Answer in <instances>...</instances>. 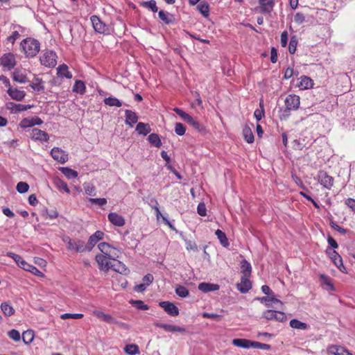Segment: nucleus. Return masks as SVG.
Returning <instances> with one entry per match:
<instances>
[{"mask_svg":"<svg viewBox=\"0 0 355 355\" xmlns=\"http://www.w3.org/2000/svg\"><path fill=\"white\" fill-rule=\"evenodd\" d=\"M21 47L26 57L33 58L40 51V43L34 38L28 37L21 41Z\"/></svg>","mask_w":355,"mask_h":355,"instance_id":"nucleus-1","label":"nucleus"},{"mask_svg":"<svg viewBox=\"0 0 355 355\" xmlns=\"http://www.w3.org/2000/svg\"><path fill=\"white\" fill-rule=\"evenodd\" d=\"M285 108L280 110V118L286 119L290 115L291 110H296L300 106V97L295 94L287 96L284 101Z\"/></svg>","mask_w":355,"mask_h":355,"instance_id":"nucleus-2","label":"nucleus"},{"mask_svg":"<svg viewBox=\"0 0 355 355\" xmlns=\"http://www.w3.org/2000/svg\"><path fill=\"white\" fill-rule=\"evenodd\" d=\"M98 249L102 254L107 257L112 258V260L116 261V259L119 257L120 251L118 248L112 246L110 244L103 242L98 244Z\"/></svg>","mask_w":355,"mask_h":355,"instance_id":"nucleus-3","label":"nucleus"},{"mask_svg":"<svg viewBox=\"0 0 355 355\" xmlns=\"http://www.w3.org/2000/svg\"><path fill=\"white\" fill-rule=\"evenodd\" d=\"M66 244H67V250L75 251L79 253H82L86 250H88V245H85L83 241L81 240L73 241L69 236H66L62 239Z\"/></svg>","mask_w":355,"mask_h":355,"instance_id":"nucleus-4","label":"nucleus"},{"mask_svg":"<svg viewBox=\"0 0 355 355\" xmlns=\"http://www.w3.org/2000/svg\"><path fill=\"white\" fill-rule=\"evenodd\" d=\"M263 318L267 320H275L279 322H284L287 320V317L284 312L271 309L263 311Z\"/></svg>","mask_w":355,"mask_h":355,"instance_id":"nucleus-5","label":"nucleus"},{"mask_svg":"<svg viewBox=\"0 0 355 355\" xmlns=\"http://www.w3.org/2000/svg\"><path fill=\"white\" fill-rule=\"evenodd\" d=\"M327 254L329 257L330 261L338 268V271L347 274V269L343 265L342 257L335 250H327Z\"/></svg>","mask_w":355,"mask_h":355,"instance_id":"nucleus-6","label":"nucleus"},{"mask_svg":"<svg viewBox=\"0 0 355 355\" xmlns=\"http://www.w3.org/2000/svg\"><path fill=\"white\" fill-rule=\"evenodd\" d=\"M57 55L53 51H46L40 56V62L47 67H54L56 65Z\"/></svg>","mask_w":355,"mask_h":355,"instance_id":"nucleus-7","label":"nucleus"},{"mask_svg":"<svg viewBox=\"0 0 355 355\" xmlns=\"http://www.w3.org/2000/svg\"><path fill=\"white\" fill-rule=\"evenodd\" d=\"M91 22L94 31L100 34H109L108 26L103 22L101 19L96 15H92L90 17Z\"/></svg>","mask_w":355,"mask_h":355,"instance_id":"nucleus-8","label":"nucleus"},{"mask_svg":"<svg viewBox=\"0 0 355 355\" xmlns=\"http://www.w3.org/2000/svg\"><path fill=\"white\" fill-rule=\"evenodd\" d=\"M318 283H320L322 289L327 292H335V286H334L332 279L329 276L323 274L318 275Z\"/></svg>","mask_w":355,"mask_h":355,"instance_id":"nucleus-9","label":"nucleus"},{"mask_svg":"<svg viewBox=\"0 0 355 355\" xmlns=\"http://www.w3.org/2000/svg\"><path fill=\"white\" fill-rule=\"evenodd\" d=\"M112 258L103 254L96 255V262L98 264L99 270L107 272L111 268L112 263L110 261Z\"/></svg>","mask_w":355,"mask_h":355,"instance_id":"nucleus-10","label":"nucleus"},{"mask_svg":"<svg viewBox=\"0 0 355 355\" xmlns=\"http://www.w3.org/2000/svg\"><path fill=\"white\" fill-rule=\"evenodd\" d=\"M318 180L322 187H325L327 189H330L334 185V178L331 177L323 171H320L318 174Z\"/></svg>","mask_w":355,"mask_h":355,"instance_id":"nucleus-11","label":"nucleus"},{"mask_svg":"<svg viewBox=\"0 0 355 355\" xmlns=\"http://www.w3.org/2000/svg\"><path fill=\"white\" fill-rule=\"evenodd\" d=\"M159 306L162 307L167 314L172 317H177L179 315V309L178 307L171 302L164 301L159 302Z\"/></svg>","mask_w":355,"mask_h":355,"instance_id":"nucleus-12","label":"nucleus"},{"mask_svg":"<svg viewBox=\"0 0 355 355\" xmlns=\"http://www.w3.org/2000/svg\"><path fill=\"white\" fill-rule=\"evenodd\" d=\"M0 63L8 70L13 69L16 64L15 55L11 53H6L0 58Z\"/></svg>","mask_w":355,"mask_h":355,"instance_id":"nucleus-13","label":"nucleus"},{"mask_svg":"<svg viewBox=\"0 0 355 355\" xmlns=\"http://www.w3.org/2000/svg\"><path fill=\"white\" fill-rule=\"evenodd\" d=\"M250 277L241 276L240 282L236 284V288L241 293H248L251 288Z\"/></svg>","mask_w":355,"mask_h":355,"instance_id":"nucleus-14","label":"nucleus"},{"mask_svg":"<svg viewBox=\"0 0 355 355\" xmlns=\"http://www.w3.org/2000/svg\"><path fill=\"white\" fill-rule=\"evenodd\" d=\"M107 220L115 227H123L125 225L124 218L115 212L107 214Z\"/></svg>","mask_w":355,"mask_h":355,"instance_id":"nucleus-15","label":"nucleus"},{"mask_svg":"<svg viewBox=\"0 0 355 355\" xmlns=\"http://www.w3.org/2000/svg\"><path fill=\"white\" fill-rule=\"evenodd\" d=\"M257 341H251L245 338H235L233 340V345L235 347L243 349H250Z\"/></svg>","mask_w":355,"mask_h":355,"instance_id":"nucleus-16","label":"nucleus"},{"mask_svg":"<svg viewBox=\"0 0 355 355\" xmlns=\"http://www.w3.org/2000/svg\"><path fill=\"white\" fill-rule=\"evenodd\" d=\"M103 232L101 231H96L94 234H91L89 241H87V245H89V250H91L94 245L100 241L103 240Z\"/></svg>","mask_w":355,"mask_h":355,"instance_id":"nucleus-17","label":"nucleus"},{"mask_svg":"<svg viewBox=\"0 0 355 355\" xmlns=\"http://www.w3.org/2000/svg\"><path fill=\"white\" fill-rule=\"evenodd\" d=\"M328 352L331 355H352L347 349L338 345H330L328 347Z\"/></svg>","mask_w":355,"mask_h":355,"instance_id":"nucleus-18","label":"nucleus"},{"mask_svg":"<svg viewBox=\"0 0 355 355\" xmlns=\"http://www.w3.org/2000/svg\"><path fill=\"white\" fill-rule=\"evenodd\" d=\"M31 137L33 139L42 141H46L49 138V135L46 132L38 128H33L32 130Z\"/></svg>","mask_w":355,"mask_h":355,"instance_id":"nucleus-19","label":"nucleus"},{"mask_svg":"<svg viewBox=\"0 0 355 355\" xmlns=\"http://www.w3.org/2000/svg\"><path fill=\"white\" fill-rule=\"evenodd\" d=\"M261 12L270 13L275 5V0H259Z\"/></svg>","mask_w":355,"mask_h":355,"instance_id":"nucleus-20","label":"nucleus"},{"mask_svg":"<svg viewBox=\"0 0 355 355\" xmlns=\"http://www.w3.org/2000/svg\"><path fill=\"white\" fill-rule=\"evenodd\" d=\"M154 326H155L158 328H160L162 329H164L166 331H169V332H172V333H175V332L184 333V329L177 327V326L170 325V324H162V323H159V322L154 323Z\"/></svg>","mask_w":355,"mask_h":355,"instance_id":"nucleus-21","label":"nucleus"},{"mask_svg":"<svg viewBox=\"0 0 355 355\" xmlns=\"http://www.w3.org/2000/svg\"><path fill=\"white\" fill-rule=\"evenodd\" d=\"M110 269H112V270L114 272L123 275H128V272H130L126 266H125L123 263L119 261H116L115 263H112V265H111Z\"/></svg>","mask_w":355,"mask_h":355,"instance_id":"nucleus-22","label":"nucleus"},{"mask_svg":"<svg viewBox=\"0 0 355 355\" xmlns=\"http://www.w3.org/2000/svg\"><path fill=\"white\" fill-rule=\"evenodd\" d=\"M94 317L98 318L101 321L108 323L113 324L114 322V319L110 314L104 313L103 311L100 310H95L92 312Z\"/></svg>","mask_w":355,"mask_h":355,"instance_id":"nucleus-23","label":"nucleus"},{"mask_svg":"<svg viewBox=\"0 0 355 355\" xmlns=\"http://www.w3.org/2000/svg\"><path fill=\"white\" fill-rule=\"evenodd\" d=\"M198 290L200 292L207 293L219 290V286L215 284L203 282L198 284Z\"/></svg>","mask_w":355,"mask_h":355,"instance_id":"nucleus-24","label":"nucleus"},{"mask_svg":"<svg viewBox=\"0 0 355 355\" xmlns=\"http://www.w3.org/2000/svg\"><path fill=\"white\" fill-rule=\"evenodd\" d=\"M125 124L128 125L130 127H132L134 124H135L138 121L137 114L130 110H126L125 111Z\"/></svg>","mask_w":355,"mask_h":355,"instance_id":"nucleus-25","label":"nucleus"},{"mask_svg":"<svg viewBox=\"0 0 355 355\" xmlns=\"http://www.w3.org/2000/svg\"><path fill=\"white\" fill-rule=\"evenodd\" d=\"M260 302L265 303V306H266L268 308H279L278 306H275L276 304L282 306V303L280 302V300L270 296L260 298Z\"/></svg>","mask_w":355,"mask_h":355,"instance_id":"nucleus-26","label":"nucleus"},{"mask_svg":"<svg viewBox=\"0 0 355 355\" xmlns=\"http://www.w3.org/2000/svg\"><path fill=\"white\" fill-rule=\"evenodd\" d=\"M296 87H297L301 90L309 89L311 87V78L306 76H300L297 79Z\"/></svg>","mask_w":355,"mask_h":355,"instance_id":"nucleus-27","label":"nucleus"},{"mask_svg":"<svg viewBox=\"0 0 355 355\" xmlns=\"http://www.w3.org/2000/svg\"><path fill=\"white\" fill-rule=\"evenodd\" d=\"M57 74L59 77L67 78L70 79L72 78V73L69 71L68 66L65 64H60L57 68Z\"/></svg>","mask_w":355,"mask_h":355,"instance_id":"nucleus-28","label":"nucleus"},{"mask_svg":"<svg viewBox=\"0 0 355 355\" xmlns=\"http://www.w3.org/2000/svg\"><path fill=\"white\" fill-rule=\"evenodd\" d=\"M158 15L159 19L166 24H173L175 21L174 16L172 14L164 12V10H159Z\"/></svg>","mask_w":355,"mask_h":355,"instance_id":"nucleus-29","label":"nucleus"},{"mask_svg":"<svg viewBox=\"0 0 355 355\" xmlns=\"http://www.w3.org/2000/svg\"><path fill=\"white\" fill-rule=\"evenodd\" d=\"M135 130L139 135L146 136L150 132L151 129L148 123L139 122L137 123Z\"/></svg>","mask_w":355,"mask_h":355,"instance_id":"nucleus-30","label":"nucleus"},{"mask_svg":"<svg viewBox=\"0 0 355 355\" xmlns=\"http://www.w3.org/2000/svg\"><path fill=\"white\" fill-rule=\"evenodd\" d=\"M33 338H35V333L32 329H27L25 331H23L22 336H21L23 343L26 345L31 344L33 340Z\"/></svg>","mask_w":355,"mask_h":355,"instance_id":"nucleus-31","label":"nucleus"},{"mask_svg":"<svg viewBox=\"0 0 355 355\" xmlns=\"http://www.w3.org/2000/svg\"><path fill=\"white\" fill-rule=\"evenodd\" d=\"M8 93L12 99L16 101H21L25 96V92L18 89H9Z\"/></svg>","mask_w":355,"mask_h":355,"instance_id":"nucleus-32","label":"nucleus"},{"mask_svg":"<svg viewBox=\"0 0 355 355\" xmlns=\"http://www.w3.org/2000/svg\"><path fill=\"white\" fill-rule=\"evenodd\" d=\"M13 80L19 83H26L28 81L26 75L20 71H15L13 72Z\"/></svg>","mask_w":355,"mask_h":355,"instance_id":"nucleus-33","label":"nucleus"},{"mask_svg":"<svg viewBox=\"0 0 355 355\" xmlns=\"http://www.w3.org/2000/svg\"><path fill=\"white\" fill-rule=\"evenodd\" d=\"M241 277H250L251 266L248 261L243 259L241 261Z\"/></svg>","mask_w":355,"mask_h":355,"instance_id":"nucleus-34","label":"nucleus"},{"mask_svg":"<svg viewBox=\"0 0 355 355\" xmlns=\"http://www.w3.org/2000/svg\"><path fill=\"white\" fill-rule=\"evenodd\" d=\"M215 235L217 236V239L220 241V245L225 248H227L229 246V241H227V238H226L225 234L221 231L220 229L217 230L215 232Z\"/></svg>","mask_w":355,"mask_h":355,"instance_id":"nucleus-35","label":"nucleus"},{"mask_svg":"<svg viewBox=\"0 0 355 355\" xmlns=\"http://www.w3.org/2000/svg\"><path fill=\"white\" fill-rule=\"evenodd\" d=\"M59 171L69 179H73L78 177V173L76 171L69 168L68 167H60Z\"/></svg>","mask_w":355,"mask_h":355,"instance_id":"nucleus-36","label":"nucleus"},{"mask_svg":"<svg viewBox=\"0 0 355 355\" xmlns=\"http://www.w3.org/2000/svg\"><path fill=\"white\" fill-rule=\"evenodd\" d=\"M1 310L3 314L6 317H10L15 313V309L7 302H3L1 304Z\"/></svg>","mask_w":355,"mask_h":355,"instance_id":"nucleus-37","label":"nucleus"},{"mask_svg":"<svg viewBox=\"0 0 355 355\" xmlns=\"http://www.w3.org/2000/svg\"><path fill=\"white\" fill-rule=\"evenodd\" d=\"M85 83L82 80H76L73 86V92L76 93H78L83 94L85 92Z\"/></svg>","mask_w":355,"mask_h":355,"instance_id":"nucleus-38","label":"nucleus"},{"mask_svg":"<svg viewBox=\"0 0 355 355\" xmlns=\"http://www.w3.org/2000/svg\"><path fill=\"white\" fill-rule=\"evenodd\" d=\"M104 103L106 105L110 106V107H121L122 105V103L120 100L115 97L110 96L107 98H105L104 99Z\"/></svg>","mask_w":355,"mask_h":355,"instance_id":"nucleus-39","label":"nucleus"},{"mask_svg":"<svg viewBox=\"0 0 355 355\" xmlns=\"http://www.w3.org/2000/svg\"><path fill=\"white\" fill-rule=\"evenodd\" d=\"M148 140L155 147L159 148L162 146L160 138L157 134L152 133L149 135Z\"/></svg>","mask_w":355,"mask_h":355,"instance_id":"nucleus-40","label":"nucleus"},{"mask_svg":"<svg viewBox=\"0 0 355 355\" xmlns=\"http://www.w3.org/2000/svg\"><path fill=\"white\" fill-rule=\"evenodd\" d=\"M243 135L245 140L248 143H252L254 141V135L248 125H245L243 129Z\"/></svg>","mask_w":355,"mask_h":355,"instance_id":"nucleus-41","label":"nucleus"},{"mask_svg":"<svg viewBox=\"0 0 355 355\" xmlns=\"http://www.w3.org/2000/svg\"><path fill=\"white\" fill-rule=\"evenodd\" d=\"M290 327L294 329L304 330L307 328V324L297 319H293L290 321Z\"/></svg>","mask_w":355,"mask_h":355,"instance_id":"nucleus-42","label":"nucleus"},{"mask_svg":"<svg viewBox=\"0 0 355 355\" xmlns=\"http://www.w3.org/2000/svg\"><path fill=\"white\" fill-rule=\"evenodd\" d=\"M124 352L128 355H137L139 354V349L136 345L128 344L124 347Z\"/></svg>","mask_w":355,"mask_h":355,"instance_id":"nucleus-43","label":"nucleus"},{"mask_svg":"<svg viewBox=\"0 0 355 355\" xmlns=\"http://www.w3.org/2000/svg\"><path fill=\"white\" fill-rule=\"evenodd\" d=\"M162 158L165 159V161H166V168L172 171V173L175 174V177H177L179 180H182V177L181 175H180L179 172H178L175 168L171 164V157H162Z\"/></svg>","mask_w":355,"mask_h":355,"instance_id":"nucleus-44","label":"nucleus"},{"mask_svg":"<svg viewBox=\"0 0 355 355\" xmlns=\"http://www.w3.org/2000/svg\"><path fill=\"white\" fill-rule=\"evenodd\" d=\"M83 317L82 313H63L60 315L61 320H80Z\"/></svg>","mask_w":355,"mask_h":355,"instance_id":"nucleus-45","label":"nucleus"},{"mask_svg":"<svg viewBox=\"0 0 355 355\" xmlns=\"http://www.w3.org/2000/svg\"><path fill=\"white\" fill-rule=\"evenodd\" d=\"M184 242H185V248H187V251H193L196 252L198 251V245H196V243L195 241L183 239Z\"/></svg>","mask_w":355,"mask_h":355,"instance_id":"nucleus-46","label":"nucleus"},{"mask_svg":"<svg viewBox=\"0 0 355 355\" xmlns=\"http://www.w3.org/2000/svg\"><path fill=\"white\" fill-rule=\"evenodd\" d=\"M130 304L139 310L147 311L149 309V306L145 304L141 300H130Z\"/></svg>","mask_w":355,"mask_h":355,"instance_id":"nucleus-47","label":"nucleus"},{"mask_svg":"<svg viewBox=\"0 0 355 355\" xmlns=\"http://www.w3.org/2000/svg\"><path fill=\"white\" fill-rule=\"evenodd\" d=\"M141 6H142L144 8H147L151 10L153 12H156L158 10V8L156 6V2L154 0H150L148 1H143L141 3Z\"/></svg>","mask_w":355,"mask_h":355,"instance_id":"nucleus-48","label":"nucleus"},{"mask_svg":"<svg viewBox=\"0 0 355 355\" xmlns=\"http://www.w3.org/2000/svg\"><path fill=\"white\" fill-rule=\"evenodd\" d=\"M198 9L204 17H207L209 15V8L207 3L200 2L198 6Z\"/></svg>","mask_w":355,"mask_h":355,"instance_id":"nucleus-49","label":"nucleus"},{"mask_svg":"<svg viewBox=\"0 0 355 355\" xmlns=\"http://www.w3.org/2000/svg\"><path fill=\"white\" fill-rule=\"evenodd\" d=\"M175 294L180 297H187L188 296V290L186 287L178 285L175 287Z\"/></svg>","mask_w":355,"mask_h":355,"instance_id":"nucleus-50","label":"nucleus"},{"mask_svg":"<svg viewBox=\"0 0 355 355\" xmlns=\"http://www.w3.org/2000/svg\"><path fill=\"white\" fill-rule=\"evenodd\" d=\"M173 110L178 114L185 122H187L189 119H191V116L189 114L184 112L178 107H174Z\"/></svg>","mask_w":355,"mask_h":355,"instance_id":"nucleus-51","label":"nucleus"},{"mask_svg":"<svg viewBox=\"0 0 355 355\" xmlns=\"http://www.w3.org/2000/svg\"><path fill=\"white\" fill-rule=\"evenodd\" d=\"M8 336H9L10 339H12L15 342H17L20 340V334H19L18 330L12 329L8 331Z\"/></svg>","mask_w":355,"mask_h":355,"instance_id":"nucleus-52","label":"nucleus"},{"mask_svg":"<svg viewBox=\"0 0 355 355\" xmlns=\"http://www.w3.org/2000/svg\"><path fill=\"white\" fill-rule=\"evenodd\" d=\"M16 190L21 194L24 193L28 190V184L24 182H18L17 186H16Z\"/></svg>","mask_w":355,"mask_h":355,"instance_id":"nucleus-53","label":"nucleus"},{"mask_svg":"<svg viewBox=\"0 0 355 355\" xmlns=\"http://www.w3.org/2000/svg\"><path fill=\"white\" fill-rule=\"evenodd\" d=\"M297 40L295 38V37H292L290 40L289 46H288V51L290 53L293 54L295 53L297 48Z\"/></svg>","mask_w":355,"mask_h":355,"instance_id":"nucleus-54","label":"nucleus"},{"mask_svg":"<svg viewBox=\"0 0 355 355\" xmlns=\"http://www.w3.org/2000/svg\"><path fill=\"white\" fill-rule=\"evenodd\" d=\"M6 256H8V257L12 259V260L15 261V263H26V261H24L23 259V258H21V256L15 254V253H13V252H6Z\"/></svg>","mask_w":355,"mask_h":355,"instance_id":"nucleus-55","label":"nucleus"},{"mask_svg":"<svg viewBox=\"0 0 355 355\" xmlns=\"http://www.w3.org/2000/svg\"><path fill=\"white\" fill-rule=\"evenodd\" d=\"M186 131L185 126L181 123H177L175 125V132L180 136L184 135Z\"/></svg>","mask_w":355,"mask_h":355,"instance_id":"nucleus-56","label":"nucleus"},{"mask_svg":"<svg viewBox=\"0 0 355 355\" xmlns=\"http://www.w3.org/2000/svg\"><path fill=\"white\" fill-rule=\"evenodd\" d=\"M31 87L34 89V90H36L37 92H40V91H42L44 90V86L42 85V80L39 79V78H35V82H33L31 85Z\"/></svg>","mask_w":355,"mask_h":355,"instance_id":"nucleus-57","label":"nucleus"},{"mask_svg":"<svg viewBox=\"0 0 355 355\" xmlns=\"http://www.w3.org/2000/svg\"><path fill=\"white\" fill-rule=\"evenodd\" d=\"M89 202L99 207H103L107 202L105 198H89Z\"/></svg>","mask_w":355,"mask_h":355,"instance_id":"nucleus-58","label":"nucleus"},{"mask_svg":"<svg viewBox=\"0 0 355 355\" xmlns=\"http://www.w3.org/2000/svg\"><path fill=\"white\" fill-rule=\"evenodd\" d=\"M187 123L199 131L202 129V125L198 121H196L192 116H191V119H189Z\"/></svg>","mask_w":355,"mask_h":355,"instance_id":"nucleus-59","label":"nucleus"},{"mask_svg":"<svg viewBox=\"0 0 355 355\" xmlns=\"http://www.w3.org/2000/svg\"><path fill=\"white\" fill-rule=\"evenodd\" d=\"M252 349H259L262 350H268L270 349V345L262 343H257L253 345V347H250Z\"/></svg>","mask_w":355,"mask_h":355,"instance_id":"nucleus-60","label":"nucleus"},{"mask_svg":"<svg viewBox=\"0 0 355 355\" xmlns=\"http://www.w3.org/2000/svg\"><path fill=\"white\" fill-rule=\"evenodd\" d=\"M31 107V105H23V104H15L14 110L16 112L26 111Z\"/></svg>","mask_w":355,"mask_h":355,"instance_id":"nucleus-61","label":"nucleus"},{"mask_svg":"<svg viewBox=\"0 0 355 355\" xmlns=\"http://www.w3.org/2000/svg\"><path fill=\"white\" fill-rule=\"evenodd\" d=\"M265 115L264 109H257L254 112V116L257 121H260Z\"/></svg>","mask_w":355,"mask_h":355,"instance_id":"nucleus-62","label":"nucleus"},{"mask_svg":"<svg viewBox=\"0 0 355 355\" xmlns=\"http://www.w3.org/2000/svg\"><path fill=\"white\" fill-rule=\"evenodd\" d=\"M294 21L295 23L301 24L305 21V17L302 13L297 12L294 16Z\"/></svg>","mask_w":355,"mask_h":355,"instance_id":"nucleus-63","label":"nucleus"},{"mask_svg":"<svg viewBox=\"0 0 355 355\" xmlns=\"http://www.w3.org/2000/svg\"><path fill=\"white\" fill-rule=\"evenodd\" d=\"M197 213H198V215L200 216H206V208L203 202H200L198 204V206H197Z\"/></svg>","mask_w":355,"mask_h":355,"instance_id":"nucleus-64","label":"nucleus"}]
</instances>
